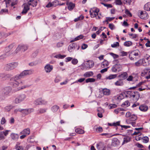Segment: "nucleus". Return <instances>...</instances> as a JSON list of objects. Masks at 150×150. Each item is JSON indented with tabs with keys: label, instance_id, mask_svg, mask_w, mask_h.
Instances as JSON below:
<instances>
[{
	"label": "nucleus",
	"instance_id": "1",
	"mask_svg": "<svg viewBox=\"0 0 150 150\" xmlns=\"http://www.w3.org/2000/svg\"><path fill=\"white\" fill-rule=\"evenodd\" d=\"M33 71L32 70H27L23 71L20 74L16 75L15 76L11 78L10 80L12 82L11 85L13 88H16V91H18L21 90H18V88L22 86V81L20 82L17 81L21 78H23L25 76L32 74L33 73Z\"/></svg>",
	"mask_w": 150,
	"mask_h": 150
},
{
	"label": "nucleus",
	"instance_id": "2",
	"mask_svg": "<svg viewBox=\"0 0 150 150\" xmlns=\"http://www.w3.org/2000/svg\"><path fill=\"white\" fill-rule=\"evenodd\" d=\"M25 3L23 4L22 7L23 9L21 13L25 14L30 9V6L31 5L33 7L37 5L36 0H24Z\"/></svg>",
	"mask_w": 150,
	"mask_h": 150
},
{
	"label": "nucleus",
	"instance_id": "3",
	"mask_svg": "<svg viewBox=\"0 0 150 150\" xmlns=\"http://www.w3.org/2000/svg\"><path fill=\"white\" fill-rule=\"evenodd\" d=\"M26 97L27 96L26 94H21L15 98L14 101V103L16 104L19 103L24 100Z\"/></svg>",
	"mask_w": 150,
	"mask_h": 150
},
{
	"label": "nucleus",
	"instance_id": "4",
	"mask_svg": "<svg viewBox=\"0 0 150 150\" xmlns=\"http://www.w3.org/2000/svg\"><path fill=\"white\" fill-rule=\"evenodd\" d=\"M128 94L130 95V97L134 101H137L138 100L140 97L139 93L137 91L129 92Z\"/></svg>",
	"mask_w": 150,
	"mask_h": 150
},
{
	"label": "nucleus",
	"instance_id": "5",
	"mask_svg": "<svg viewBox=\"0 0 150 150\" xmlns=\"http://www.w3.org/2000/svg\"><path fill=\"white\" fill-rule=\"evenodd\" d=\"M22 86L18 88V90H22L28 88L32 85L31 81L27 80H22Z\"/></svg>",
	"mask_w": 150,
	"mask_h": 150
},
{
	"label": "nucleus",
	"instance_id": "6",
	"mask_svg": "<svg viewBox=\"0 0 150 150\" xmlns=\"http://www.w3.org/2000/svg\"><path fill=\"white\" fill-rule=\"evenodd\" d=\"M17 62H14L6 64L4 67V69L7 71L13 70L16 68L18 66Z\"/></svg>",
	"mask_w": 150,
	"mask_h": 150
},
{
	"label": "nucleus",
	"instance_id": "7",
	"mask_svg": "<svg viewBox=\"0 0 150 150\" xmlns=\"http://www.w3.org/2000/svg\"><path fill=\"white\" fill-rule=\"evenodd\" d=\"M28 49V46L27 45L24 44H20L18 45L16 48L15 52L16 53H18L20 50H22L24 52L26 50Z\"/></svg>",
	"mask_w": 150,
	"mask_h": 150
},
{
	"label": "nucleus",
	"instance_id": "8",
	"mask_svg": "<svg viewBox=\"0 0 150 150\" xmlns=\"http://www.w3.org/2000/svg\"><path fill=\"white\" fill-rule=\"evenodd\" d=\"M138 16L142 19H146L148 18V14L145 11H139L138 13Z\"/></svg>",
	"mask_w": 150,
	"mask_h": 150
},
{
	"label": "nucleus",
	"instance_id": "9",
	"mask_svg": "<svg viewBox=\"0 0 150 150\" xmlns=\"http://www.w3.org/2000/svg\"><path fill=\"white\" fill-rule=\"evenodd\" d=\"M94 66V63L92 60H89L83 65V68L86 69H88L92 68Z\"/></svg>",
	"mask_w": 150,
	"mask_h": 150
},
{
	"label": "nucleus",
	"instance_id": "10",
	"mask_svg": "<svg viewBox=\"0 0 150 150\" xmlns=\"http://www.w3.org/2000/svg\"><path fill=\"white\" fill-rule=\"evenodd\" d=\"M122 66L119 64H116L112 67L111 70L113 72H119L122 70Z\"/></svg>",
	"mask_w": 150,
	"mask_h": 150
},
{
	"label": "nucleus",
	"instance_id": "11",
	"mask_svg": "<svg viewBox=\"0 0 150 150\" xmlns=\"http://www.w3.org/2000/svg\"><path fill=\"white\" fill-rule=\"evenodd\" d=\"M99 11V9L97 8H93V9L91 10L90 11L91 17L92 18L96 17V16L98 15Z\"/></svg>",
	"mask_w": 150,
	"mask_h": 150
},
{
	"label": "nucleus",
	"instance_id": "12",
	"mask_svg": "<svg viewBox=\"0 0 150 150\" xmlns=\"http://www.w3.org/2000/svg\"><path fill=\"white\" fill-rule=\"evenodd\" d=\"M11 88L10 86L6 87L2 90V94L4 96H6L11 92Z\"/></svg>",
	"mask_w": 150,
	"mask_h": 150
},
{
	"label": "nucleus",
	"instance_id": "13",
	"mask_svg": "<svg viewBox=\"0 0 150 150\" xmlns=\"http://www.w3.org/2000/svg\"><path fill=\"white\" fill-rule=\"evenodd\" d=\"M139 54L135 51L131 52L129 54V57L131 60L136 61L137 59V57L138 56Z\"/></svg>",
	"mask_w": 150,
	"mask_h": 150
},
{
	"label": "nucleus",
	"instance_id": "14",
	"mask_svg": "<svg viewBox=\"0 0 150 150\" xmlns=\"http://www.w3.org/2000/svg\"><path fill=\"white\" fill-rule=\"evenodd\" d=\"M34 109L32 108H27L25 109H21V112L23 115H27L31 112H33Z\"/></svg>",
	"mask_w": 150,
	"mask_h": 150
},
{
	"label": "nucleus",
	"instance_id": "15",
	"mask_svg": "<svg viewBox=\"0 0 150 150\" xmlns=\"http://www.w3.org/2000/svg\"><path fill=\"white\" fill-rule=\"evenodd\" d=\"M96 146L98 150H104L106 145L103 142H100L96 144Z\"/></svg>",
	"mask_w": 150,
	"mask_h": 150
},
{
	"label": "nucleus",
	"instance_id": "16",
	"mask_svg": "<svg viewBox=\"0 0 150 150\" xmlns=\"http://www.w3.org/2000/svg\"><path fill=\"white\" fill-rule=\"evenodd\" d=\"M53 69V67L52 65L49 64H47L44 67L45 71L47 73H50Z\"/></svg>",
	"mask_w": 150,
	"mask_h": 150
},
{
	"label": "nucleus",
	"instance_id": "17",
	"mask_svg": "<svg viewBox=\"0 0 150 150\" xmlns=\"http://www.w3.org/2000/svg\"><path fill=\"white\" fill-rule=\"evenodd\" d=\"M120 144L119 140L117 138H113L112 140L111 146H118Z\"/></svg>",
	"mask_w": 150,
	"mask_h": 150
},
{
	"label": "nucleus",
	"instance_id": "18",
	"mask_svg": "<svg viewBox=\"0 0 150 150\" xmlns=\"http://www.w3.org/2000/svg\"><path fill=\"white\" fill-rule=\"evenodd\" d=\"M76 47V44L74 43L69 45L68 48V50L69 52H72Z\"/></svg>",
	"mask_w": 150,
	"mask_h": 150
},
{
	"label": "nucleus",
	"instance_id": "19",
	"mask_svg": "<svg viewBox=\"0 0 150 150\" xmlns=\"http://www.w3.org/2000/svg\"><path fill=\"white\" fill-rule=\"evenodd\" d=\"M114 84L117 86H122L124 84V82L122 79H119Z\"/></svg>",
	"mask_w": 150,
	"mask_h": 150
},
{
	"label": "nucleus",
	"instance_id": "20",
	"mask_svg": "<svg viewBox=\"0 0 150 150\" xmlns=\"http://www.w3.org/2000/svg\"><path fill=\"white\" fill-rule=\"evenodd\" d=\"M30 133V129L29 128H26L24 129L20 133L21 134H25L26 136L29 135Z\"/></svg>",
	"mask_w": 150,
	"mask_h": 150
},
{
	"label": "nucleus",
	"instance_id": "21",
	"mask_svg": "<svg viewBox=\"0 0 150 150\" xmlns=\"http://www.w3.org/2000/svg\"><path fill=\"white\" fill-rule=\"evenodd\" d=\"M127 73L126 72H124L119 75L118 77L120 78V79H121L123 81V80L126 79L127 78Z\"/></svg>",
	"mask_w": 150,
	"mask_h": 150
},
{
	"label": "nucleus",
	"instance_id": "22",
	"mask_svg": "<svg viewBox=\"0 0 150 150\" xmlns=\"http://www.w3.org/2000/svg\"><path fill=\"white\" fill-rule=\"evenodd\" d=\"M94 130L98 133H101L103 131L102 127H98L97 126H94L93 128Z\"/></svg>",
	"mask_w": 150,
	"mask_h": 150
},
{
	"label": "nucleus",
	"instance_id": "23",
	"mask_svg": "<svg viewBox=\"0 0 150 150\" xmlns=\"http://www.w3.org/2000/svg\"><path fill=\"white\" fill-rule=\"evenodd\" d=\"M11 139L14 141H17L19 138L18 134L14 133H11L10 135Z\"/></svg>",
	"mask_w": 150,
	"mask_h": 150
},
{
	"label": "nucleus",
	"instance_id": "24",
	"mask_svg": "<svg viewBox=\"0 0 150 150\" xmlns=\"http://www.w3.org/2000/svg\"><path fill=\"white\" fill-rule=\"evenodd\" d=\"M148 107L146 105H142L139 107V109L141 111L145 112L148 109Z\"/></svg>",
	"mask_w": 150,
	"mask_h": 150
},
{
	"label": "nucleus",
	"instance_id": "25",
	"mask_svg": "<svg viewBox=\"0 0 150 150\" xmlns=\"http://www.w3.org/2000/svg\"><path fill=\"white\" fill-rule=\"evenodd\" d=\"M144 9L146 11H150V2L147 3L144 5Z\"/></svg>",
	"mask_w": 150,
	"mask_h": 150
},
{
	"label": "nucleus",
	"instance_id": "26",
	"mask_svg": "<svg viewBox=\"0 0 150 150\" xmlns=\"http://www.w3.org/2000/svg\"><path fill=\"white\" fill-rule=\"evenodd\" d=\"M103 93L104 95L108 96L110 94V91L109 89L106 88H104L102 90Z\"/></svg>",
	"mask_w": 150,
	"mask_h": 150
},
{
	"label": "nucleus",
	"instance_id": "27",
	"mask_svg": "<svg viewBox=\"0 0 150 150\" xmlns=\"http://www.w3.org/2000/svg\"><path fill=\"white\" fill-rule=\"evenodd\" d=\"M93 74V73L92 71H88L85 72L83 75L85 77L87 78L91 76Z\"/></svg>",
	"mask_w": 150,
	"mask_h": 150
},
{
	"label": "nucleus",
	"instance_id": "28",
	"mask_svg": "<svg viewBox=\"0 0 150 150\" xmlns=\"http://www.w3.org/2000/svg\"><path fill=\"white\" fill-rule=\"evenodd\" d=\"M75 5L72 2H69L68 6V8L70 11L72 10L74 7Z\"/></svg>",
	"mask_w": 150,
	"mask_h": 150
},
{
	"label": "nucleus",
	"instance_id": "29",
	"mask_svg": "<svg viewBox=\"0 0 150 150\" xmlns=\"http://www.w3.org/2000/svg\"><path fill=\"white\" fill-rule=\"evenodd\" d=\"M109 64V63L108 61L105 60L102 63L101 66L102 68H103L108 66Z\"/></svg>",
	"mask_w": 150,
	"mask_h": 150
},
{
	"label": "nucleus",
	"instance_id": "30",
	"mask_svg": "<svg viewBox=\"0 0 150 150\" xmlns=\"http://www.w3.org/2000/svg\"><path fill=\"white\" fill-rule=\"evenodd\" d=\"M13 108V106L11 105H8L4 108V110L6 112H9Z\"/></svg>",
	"mask_w": 150,
	"mask_h": 150
},
{
	"label": "nucleus",
	"instance_id": "31",
	"mask_svg": "<svg viewBox=\"0 0 150 150\" xmlns=\"http://www.w3.org/2000/svg\"><path fill=\"white\" fill-rule=\"evenodd\" d=\"M130 105V103L128 101L126 100L122 104L121 106L122 107H128Z\"/></svg>",
	"mask_w": 150,
	"mask_h": 150
},
{
	"label": "nucleus",
	"instance_id": "32",
	"mask_svg": "<svg viewBox=\"0 0 150 150\" xmlns=\"http://www.w3.org/2000/svg\"><path fill=\"white\" fill-rule=\"evenodd\" d=\"M83 38V36L82 35H79L76 38H75L74 40H72L70 41V42H73L75 41H76L79 40L81 39H82Z\"/></svg>",
	"mask_w": 150,
	"mask_h": 150
},
{
	"label": "nucleus",
	"instance_id": "33",
	"mask_svg": "<svg viewBox=\"0 0 150 150\" xmlns=\"http://www.w3.org/2000/svg\"><path fill=\"white\" fill-rule=\"evenodd\" d=\"M59 108V106L57 105H54L52 107L51 110L53 112H55L57 111Z\"/></svg>",
	"mask_w": 150,
	"mask_h": 150
},
{
	"label": "nucleus",
	"instance_id": "34",
	"mask_svg": "<svg viewBox=\"0 0 150 150\" xmlns=\"http://www.w3.org/2000/svg\"><path fill=\"white\" fill-rule=\"evenodd\" d=\"M142 65L144 66H147L150 64L148 62L146 61L144 59H142Z\"/></svg>",
	"mask_w": 150,
	"mask_h": 150
},
{
	"label": "nucleus",
	"instance_id": "35",
	"mask_svg": "<svg viewBox=\"0 0 150 150\" xmlns=\"http://www.w3.org/2000/svg\"><path fill=\"white\" fill-rule=\"evenodd\" d=\"M117 77V74H110L106 78V79H107L111 80Z\"/></svg>",
	"mask_w": 150,
	"mask_h": 150
},
{
	"label": "nucleus",
	"instance_id": "36",
	"mask_svg": "<svg viewBox=\"0 0 150 150\" xmlns=\"http://www.w3.org/2000/svg\"><path fill=\"white\" fill-rule=\"evenodd\" d=\"M75 131L76 133L79 134H83L85 132L83 130L79 128L76 129Z\"/></svg>",
	"mask_w": 150,
	"mask_h": 150
},
{
	"label": "nucleus",
	"instance_id": "37",
	"mask_svg": "<svg viewBox=\"0 0 150 150\" xmlns=\"http://www.w3.org/2000/svg\"><path fill=\"white\" fill-rule=\"evenodd\" d=\"M132 42L130 41H127L125 42L124 43V45L126 47H129L132 45Z\"/></svg>",
	"mask_w": 150,
	"mask_h": 150
},
{
	"label": "nucleus",
	"instance_id": "38",
	"mask_svg": "<svg viewBox=\"0 0 150 150\" xmlns=\"http://www.w3.org/2000/svg\"><path fill=\"white\" fill-rule=\"evenodd\" d=\"M34 104L36 105H41V98L35 100L34 101Z\"/></svg>",
	"mask_w": 150,
	"mask_h": 150
},
{
	"label": "nucleus",
	"instance_id": "39",
	"mask_svg": "<svg viewBox=\"0 0 150 150\" xmlns=\"http://www.w3.org/2000/svg\"><path fill=\"white\" fill-rule=\"evenodd\" d=\"M130 140L131 139L129 137H127L124 138L123 142V144L129 142Z\"/></svg>",
	"mask_w": 150,
	"mask_h": 150
},
{
	"label": "nucleus",
	"instance_id": "40",
	"mask_svg": "<svg viewBox=\"0 0 150 150\" xmlns=\"http://www.w3.org/2000/svg\"><path fill=\"white\" fill-rule=\"evenodd\" d=\"M129 119L131 121H134L137 119V116L134 115H131L130 116Z\"/></svg>",
	"mask_w": 150,
	"mask_h": 150
},
{
	"label": "nucleus",
	"instance_id": "41",
	"mask_svg": "<svg viewBox=\"0 0 150 150\" xmlns=\"http://www.w3.org/2000/svg\"><path fill=\"white\" fill-rule=\"evenodd\" d=\"M142 59H140L138 61L135 63V65L137 67H139L142 65Z\"/></svg>",
	"mask_w": 150,
	"mask_h": 150
},
{
	"label": "nucleus",
	"instance_id": "42",
	"mask_svg": "<svg viewBox=\"0 0 150 150\" xmlns=\"http://www.w3.org/2000/svg\"><path fill=\"white\" fill-rule=\"evenodd\" d=\"M66 57L65 55H62L60 54L56 55L55 58L58 59H63Z\"/></svg>",
	"mask_w": 150,
	"mask_h": 150
},
{
	"label": "nucleus",
	"instance_id": "43",
	"mask_svg": "<svg viewBox=\"0 0 150 150\" xmlns=\"http://www.w3.org/2000/svg\"><path fill=\"white\" fill-rule=\"evenodd\" d=\"M84 18V17L83 16L81 15L79 17H77L74 20V21L75 22H76L78 21L79 20H83Z\"/></svg>",
	"mask_w": 150,
	"mask_h": 150
},
{
	"label": "nucleus",
	"instance_id": "44",
	"mask_svg": "<svg viewBox=\"0 0 150 150\" xmlns=\"http://www.w3.org/2000/svg\"><path fill=\"white\" fill-rule=\"evenodd\" d=\"M8 56V53L4 54L0 56V59H4L7 57Z\"/></svg>",
	"mask_w": 150,
	"mask_h": 150
},
{
	"label": "nucleus",
	"instance_id": "45",
	"mask_svg": "<svg viewBox=\"0 0 150 150\" xmlns=\"http://www.w3.org/2000/svg\"><path fill=\"white\" fill-rule=\"evenodd\" d=\"M95 79L93 78H88L86 80V83L94 82L95 81Z\"/></svg>",
	"mask_w": 150,
	"mask_h": 150
},
{
	"label": "nucleus",
	"instance_id": "46",
	"mask_svg": "<svg viewBox=\"0 0 150 150\" xmlns=\"http://www.w3.org/2000/svg\"><path fill=\"white\" fill-rule=\"evenodd\" d=\"M108 107L110 109H111L116 108L117 105L115 104H110L109 105Z\"/></svg>",
	"mask_w": 150,
	"mask_h": 150
},
{
	"label": "nucleus",
	"instance_id": "47",
	"mask_svg": "<svg viewBox=\"0 0 150 150\" xmlns=\"http://www.w3.org/2000/svg\"><path fill=\"white\" fill-rule=\"evenodd\" d=\"M14 47V45L13 44H11L9 45L8 47L6 48L7 50L8 51H10L11 49H12Z\"/></svg>",
	"mask_w": 150,
	"mask_h": 150
},
{
	"label": "nucleus",
	"instance_id": "48",
	"mask_svg": "<svg viewBox=\"0 0 150 150\" xmlns=\"http://www.w3.org/2000/svg\"><path fill=\"white\" fill-rule=\"evenodd\" d=\"M119 43L118 42H114L113 44H111V46L112 47H115L119 46Z\"/></svg>",
	"mask_w": 150,
	"mask_h": 150
},
{
	"label": "nucleus",
	"instance_id": "49",
	"mask_svg": "<svg viewBox=\"0 0 150 150\" xmlns=\"http://www.w3.org/2000/svg\"><path fill=\"white\" fill-rule=\"evenodd\" d=\"M47 103V101L41 98V105H46Z\"/></svg>",
	"mask_w": 150,
	"mask_h": 150
},
{
	"label": "nucleus",
	"instance_id": "50",
	"mask_svg": "<svg viewBox=\"0 0 150 150\" xmlns=\"http://www.w3.org/2000/svg\"><path fill=\"white\" fill-rule=\"evenodd\" d=\"M53 7H55L59 4L58 1L57 0H55L52 3Z\"/></svg>",
	"mask_w": 150,
	"mask_h": 150
},
{
	"label": "nucleus",
	"instance_id": "51",
	"mask_svg": "<svg viewBox=\"0 0 150 150\" xmlns=\"http://www.w3.org/2000/svg\"><path fill=\"white\" fill-rule=\"evenodd\" d=\"M8 10L7 9H2L0 11V14H3L4 13H8Z\"/></svg>",
	"mask_w": 150,
	"mask_h": 150
},
{
	"label": "nucleus",
	"instance_id": "52",
	"mask_svg": "<svg viewBox=\"0 0 150 150\" xmlns=\"http://www.w3.org/2000/svg\"><path fill=\"white\" fill-rule=\"evenodd\" d=\"M132 1L131 0H124L123 2L124 4L130 5L131 4Z\"/></svg>",
	"mask_w": 150,
	"mask_h": 150
},
{
	"label": "nucleus",
	"instance_id": "53",
	"mask_svg": "<svg viewBox=\"0 0 150 150\" xmlns=\"http://www.w3.org/2000/svg\"><path fill=\"white\" fill-rule=\"evenodd\" d=\"M78 62V60L74 58L72 59L71 61L72 63L74 65L76 64Z\"/></svg>",
	"mask_w": 150,
	"mask_h": 150
},
{
	"label": "nucleus",
	"instance_id": "54",
	"mask_svg": "<svg viewBox=\"0 0 150 150\" xmlns=\"http://www.w3.org/2000/svg\"><path fill=\"white\" fill-rule=\"evenodd\" d=\"M115 2L116 4L121 5L122 4V2L121 1V0H115Z\"/></svg>",
	"mask_w": 150,
	"mask_h": 150
},
{
	"label": "nucleus",
	"instance_id": "55",
	"mask_svg": "<svg viewBox=\"0 0 150 150\" xmlns=\"http://www.w3.org/2000/svg\"><path fill=\"white\" fill-rule=\"evenodd\" d=\"M110 54L112 56L114 59L117 58L119 56L118 55L115 54L113 53H110Z\"/></svg>",
	"mask_w": 150,
	"mask_h": 150
},
{
	"label": "nucleus",
	"instance_id": "56",
	"mask_svg": "<svg viewBox=\"0 0 150 150\" xmlns=\"http://www.w3.org/2000/svg\"><path fill=\"white\" fill-rule=\"evenodd\" d=\"M125 13L128 16L131 17L132 16V14L128 10L126 9L125 10Z\"/></svg>",
	"mask_w": 150,
	"mask_h": 150
},
{
	"label": "nucleus",
	"instance_id": "57",
	"mask_svg": "<svg viewBox=\"0 0 150 150\" xmlns=\"http://www.w3.org/2000/svg\"><path fill=\"white\" fill-rule=\"evenodd\" d=\"M47 109H40L38 110L39 113H42L45 112L46 111Z\"/></svg>",
	"mask_w": 150,
	"mask_h": 150
},
{
	"label": "nucleus",
	"instance_id": "58",
	"mask_svg": "<svg viewBox=\"0 0 150 150\" xmlns=\"http://www.w3.org/2000/svg\"><path fill=\"white\" fill-rule=\"evenodd\" d=\"M129 35L130 36H132V37L131 38L133 39L136 38L137 37V35L135 34H129Z\"/></svg>",
	"mask_w": 150,
	"mask_h": 150
},
{
	"label": "nucleus",
	"instance_id": "59",
	"mask_svg": "<svg viewBox=\"0 0 150 150\" xmlns=\"http://www.w3.org/2000/svg\"><path fill=\"white\" fill-rule=\"evenodd\" d=\"M16 150H24L22 146H18L17 145H16Z\"/></svg>",
	"mask_w": 150,
	"mask_h": 150
},
{
	"label": "nucleus",
	"instance_id": "60",
	"mask_svg": "<svg viewBox=\"0 0 150 150\" xmlns=\"http://www.w3.org/2000/svg\"><path fill=\"white\" fill-rule=\"evenodd\" d=\"M64 43L62 42H59L57 44V47H62Z\"/></svg>",
	"mask_w": 150,
	"mask_h": 150
},
{
	"label": "nucleus",
	"instance_id": "61",
	"mask_svg": "<svg viewBox=\"0 0 150 150\" xmlns=\"http://www.w3.org/2000/svg\"><path fill=\"white\" fill-rule=\"evenodd\" d=\"M38 52L37 51H35L31 55L32 57L34 58H35L37 55Z\"/></svg>",
	"mask_w": 150,
	"mask_h": 150
},
{
	"label": "nucleus",
	"instance_id": "62",
	"mask_svg": "<svg viewBox=\"0 0 150 150\" xmlns=\"http://www.w3.org/2000/svg\"><path fill=\"white\" fill-rule=\"evenodd\" d=\"M109 27L112 30H113L115 28V26L112 23H110L109 25Z\"/></svg>",
	"mask_w": 150,
	"mask_h": 150
},
{
	"label": "nucleus",
	"instance_id": "63",
	"mask_svg": "<svg viewBox=\"0 0 150 150\" xmlns=\"http://www.w3.org/2000/svg\"><path fill=\"white\" fill-rule=\"evenodd\" d=\"M149 140V138L147 137H144L143 139V142L144 143H147Z\"/></svg>",
	"mask_w": 150,
	"mask_h": 150
},
{
	"label": "nucleus",
	"instance_id": "64",
	"mask_svg": "<svg viewBox=\"0 0 150 150\" xmlns=\"http://www.w3.org/2000/svg\"><path fill=\"white\" fill-rule=\"evenodd\" d=\"M37 64L35 62H32L29 63V65L30 66L32 67L36 65Z\"/></svg>",
	"mask_w": 150,
	"mask_h": 150
}]
</instances>
